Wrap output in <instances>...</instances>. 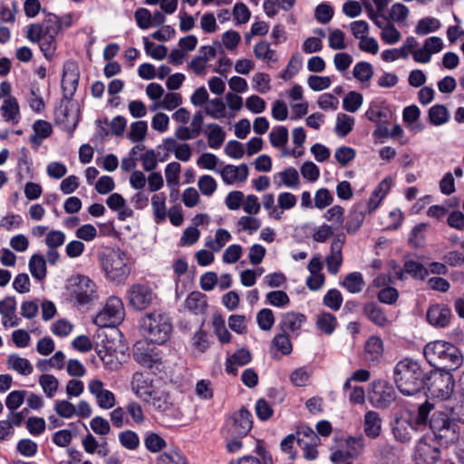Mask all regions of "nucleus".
Here are the masks:
<instances>
[{
	"label": "nucleus",
	"mask_w": 464,
	"mask_h": 464,
	"mask_svg": "<svg viewBox=\"0 0 464 464\" xmlns=\"http://www.w3.org/2000/svg\"><path fill=\"white\" fill-rule=\"evenodd\" d=\"M63 23L55 14H48L42 24H32L27 28L26 37L30 42H38L42 35L55 36L62 29Z\"/></svg>",
	"instance_id": "9d476101"
},
{
	"label": "nucleus",
	"mask_w": 464,
	"mask_h": 464,
	"mask_svg": "<svg viewBox=\"0 0 464 464\" xmlns=\"http://www.w3.org/2000/svg\"><path fill=\"white\" fill-rule=\"evenodd\" d=\"M342 285L351 294L360 293L364 286L362 275L360 272L348 274L344 277Z\"/></svg>",
	"instance_id": "473e14b6"
},
{
	"label": "nucleus",
	"mask_w": 464,
	"mask_h": 464,
	"mask_svg": "<svg viewBox=\"0 0 464 464\" xmlns=\"http://www.w3.org/2000/svg\"><path fill=\"white\" fill-rule=\"evenodd\" d=\"M354 118L345 113H339L336 118L335 133L340 137H345L353 129Z\"/></svg>",
	"instance_id": "c9c22d12"
},
{
	"label": "nucleus",
	"mask_w": 464,
	"mask_h": 464,
	"mask_svg": "<svg viewBox=\"0 0 464 464\" xmlns=\"http://www.w3.org/2000/svg\"><path fill=\"white\" fill-rule=\"evenodd\" d=\"M37 43H39L40 49L43 52L44 57L47 60H50L53 56L56 50L55 36L42 35L41 39Z\"/></svg>",
	"instance_id": "13d9d810"
},
{
	"label": "nucleus",
	"mask_w": 464,
	"mask_h": 464,
	"mask_svg": "<svg viewBox=\"0 0 464 464\" xmlns=\"http://www.w3.org/2000/svg\"><path fill=\"white\" fill-rule=\"evenodd\" d=\"M440 27V22L437 18L425 17L418 22L415 27V33L419 35H424L437 31Z\"/></svg>",
	"instance_id": "ea45409f"
},
{
	"label": "nucleus",
	"mask_w": 464,
	"mask_h": 464,
	"mask_svg": "<svg viewBox=\"0 0 464 464\" xmlns=\"http://www.w3.org/2000/svg\"><path fill=\"white\" fill-rule=\"evenodd\" d=\"M121 444L130 450H135L140 445V439L136 432L127 430L119 434Z\"/></svg>",
	"instance_id": "603ef678"
},
{
	"label": "nucleus",
	"mask_w": 464,
	"mask_h": 464,
	"mask_svg": "<svg viewBox=\"0 0 464 464\" xmlns=\"http://www.w3.org/2000/svg\"><path fill=\"white\" fill-rule=\"evenodd\" d=\"M457 427L447 413L434 411L430 420L431 436H424L417 442L413 455L415 463H436L440 456V449L448 448L458 440Z\"/></svg>",
	"instance_id": "f257e3e1"
},
{
	"label": "nucleus",
	"mask_w": 464,
	"mask_h": 464,
	"mask_svg": "<svg viewBox=\"0 0 464 464\" xmlns=\"http://www.w3.org/2000/svg\"><path fill=\"white\" fill-rule=\"evenodd\" d=\"M363 314L372 324L378 326H384L388 322L382 308L373 302L364 304Z\"/></svg>",
	"instance_id": "c85d7f7f"
},
{
	"label": "nucleus",
	"mask_w": 464,
	"mask_h": 464,
	"mask_svg": "<svg viewBox=\"0 0 464 464\" xmlns=\"http://www.w3.org/2000/svg\"><path fill=\"white\" fill-rule=\"evenodd\" d=\"M383 343L378 336H371L365 343V359L372 363H378L382 358Z\"/></svg>",
	"instance_id": "b1692460"
},
{
	"label": "nucleus",
	"mask_w": 464,
	"mask_h": 464,
	"mask_svg": "<svg viewBox=\"0 0 464 464\" xmlns=\"http://www.w3.org/2000/svg\"><path fill=\"white\" fill-rule=\"evenodd\" d=\"M404 271L415 279L423 280L429 271L422 264L414 260H408L404 263Z\"/></svg>",
	"instance_id": "37998d69"
},
{
	"label": "nucleus",
	"mask_w": 464,
	"mask_h": 464,
	"mask_svg": "<svg viewBox=\"0 0 464 464\" xmlns=\"http://www.w3.org/2000/svg\"><path fill=\"white\" fill-rule=\"evenodd\" d=\"M166 196L164 193L155 194L151 198V205L155 221L157 223L162 222L166 218Z\"/></svg>",
	"instance_id": "e433bc0d"
},
{
	"label": "nucleus",
	"mask_w": 464,
	"mask_h": 464,
	"mask_svg": "<svg viewBox=\"0 0 464 464\" xmlns=\"http://www.w3.org/2000/svg\"><path fill=\"white\" fill-rule=\"evenodd\" d=\"M428 226L424 223L416 225L411 231L409 237V243L414 247H420L423 246L425 241L424 233L427 230Z\"/></svg>",
	"instance_id": "5fc2aeb1"
},
{
	"label": "nucleus",
	"mask_w": 464,
	"mask_h": 464,
	"mask_svg": "<svg viewBox=\"0 0 464 464\" xmlns=\"http://www.w3.org/2000/svg\"><path fill=\"white\" fill-rule=\"evenodd\" d=\"M252 414L245 408L235 412L227 420L230 434L237 438L246 436L252 429Z\"/></svg>",
	"instance_id": "ddd939ff"
},
{
	"label": "nucleus",
	"mask_w": 464,
	"mask_h": 464,
	"mask_svg": "<svg viewBox=\"0 0 464 464\" xmlns=\"http://www.w3.org/2000/svg\"><path fill=\"white\" fill-rule=\"evenodd\" d=\"M348 450H335L332 453L330 459L334 464H350L349 459L356 458L364 447L362 437H349L346 440Z\"/></svg>",
	"instance_id": "4468645a"
},
{
	"label": "nucleus",
	"mask_w": 464,
	"mask_h": 464,
	"mask_svg": "<svg viewBox=\"0 0 464 464\" xmlns=\"http://www.w3.org/2000/svg\"><path fill=\"white\" fill-rule=\"evenodd\" d=\"M343 246V240L335 238L333 240L330 246V254L326 256L325 262L327 270L332 275H336L343 263L342 248Z\"/></svg>",
	"instance_id": "4be33fe9"
},
{
	"label": "nucleus",
	"mask_w": 464,
	"mask_h": 464,
	"mask_svg": "<svg viewBox=\"0 0 464 464\" xmlns=\"http://www.w3.org/2000/svg\"><path fill=\"white\" fill-rule=\"evenodd\" d=\"M131 388L136 396L145 402H150L157 392L152 385V380L141 372L133 374Z\"/></svg>",
	"instance_id": "2eb2a0df"
},
{
	"label": "nucleus",
	"mask_w": 464,
	"mask_h": 464,
	"mask_svg": "<svg viewBox=\"0 0 464 464\" xmlns=\"http://www.w3.org/2000/svg\"><path fill=\"white\" fill-rule=\"evenodd\" d=\"M393 380L403 395L411 396L426 388L429 372H426L417 361L404 358L395 364Z\"/></svg>",
	"instance_id": "f03ea898"
},
{
	"label": "nucleus",
	"mask_w": 464,
	"mask_h": 464,
	"mask_svg": "<svg viewBox=\"0 0 464 464\" xmlns=\"http://www.w3.org/2000/svg\"><path fill=\"white\" fill-rule=\"evenodd\" d=\"M66 290L68 301L79 309L92 304L98 298L96 284L86 276L71 277Z\"/></svg>",
	"instance_id": "423d86ee"
},
{
	"label": "nucleus",
	"mask_w": 464,
	"mask_h": 464,
	"mask_svg": "<svg viewBox=\"0 0 464 464\" xmlns=\"http://www.w3.org/2000/svg\"><path fill=\"white\" fill-rule=\"evenodd\" d=\"M29 270L32 276L41 281L46 276V261L40 254L32 256L29 261Z\"/></svg>",
	"instance_id": "2f4dec72"
},
{
	"label": "nucleus",
	"mask_w": 464,
	"mask_h": 464,
	"mask_svg": "<svg viewBox=\"0 0 464 464\" xmlns=\"http://www.w3.org/2000/svg\"><path fill=\"white\" fill-rule=\"evenodd\" d=\"M342 303L343 296L337 289H330L324 296V304L334 311L339 310Z\"/></svg>",
	"instance_id": "052dcab7"
},
{
	"label": "nucleus",
	"mask_w": 464,
	"mask_h": 464,
	"mask_svg": "<svg viewBox=\"0 0 464 464\" xmlns=\"http://www.w3.org/2000/svg\"><path fill=\"white\" fill-rule=\"evenodd\" d=\"M54 410L60 417L66 419L72 418L76 412V407L65 400L56 401Z\"/></svg>",
	"instance_id": "774afa93"
},
{
	"label": "nucleus",
	"mask_w": 464,
	"mask_h": 464,
	"mask_svg": "<svg viewBox=\"0 0 464 464\" xmlns=\"http://www.w3.org/2000/svg\"><path fill=\"white\" fill-rule=\"evenodd\" d=\"M124 314L123 303L117 296H110L103 309L98 313L93 323L101 327L110 326L120 322Z\"/></svg>",
	"instance_id": "6e6552de"
},
{
	"label": "nucleus",
	"mask_w": 464,
	"mask_h": 464,
	"mask_svg": "<svg viewBox=\"0 0 464 464\" xmlns=\"http://www.w3.org/2000/svg\"><path fill=\"white\" fill-rule=\"evenodd\" d=\"M254 53L256 59L266 62H276V52L270 48V44L266 41H261L254 47Z\"/></svg>",
	"instance_id": "a19ab883"
},
{
	"label": "nucleus",
	"mask_w": 464,
	"mask_h": 464,
	"mask_svg": "<svg viewBox=\"0 0 464 464\" xmlns=\"http://www.w3.org/2000/svg\"><path fill=\"white\" fill-rule=\"evenodd\" d=\"M266 302L276 307H285L290 304L287 294L281 290L271 291L266 294Z\"/></svg>",
	"instance_id": "864d4df0"
},
{
	"label": "nucleus",
	"mask_w": 464,
	"mask_h": 464,
	"mask_svg": "<svg viewBox=\"0 0 464 464\" xmlns=\"http://www.w3.org/2000/svg\"><path fill=\"white\" fill-rule=\"evenodd\" d=\"M392 185V180L390 178H385L382 180L378 186L372 191L370 198L367 201H359L358 203H362L364 207H366V211L370 214L375 211L380 206L382 199L385 198L387 193L389 192Z\"/></svg>",
	"instance_id": "6ab92c4d"
},
{
	"label": "nucleus",
	"mask_w": 464,
	"mask_h": 464,
	"mask_svg": "<svg viewBox=\"0 0 464 464\" xmlns=\"http://www.w3.org/2000/svg\"><path fill=\"white\" fill-rule=\"evenodd\" d=\"M334 14V8L330 5L322 3L316 6L314 11V17L317 22L321 24H326L333 18Z\"/></svg>",
	"instance_id": "e2e57ef3"
},
{
	"label": "nucleus",
	"mask_w": 464,
	"mask_h": 464,
	"mask_svg": "<svg viewBox=\"0 0 464 464\" xmlns=\"http://www.w3.org/2000/svg\"><path fill=\"white\" fill-rule=\"evenodd\" d=\"M256 322L263 331H269L275 324V315L271 309L263 308L256 314Z\"/></svg>",
	"instance_id": "49530a36"
},
{
	"label": "nucleus",
	"mask_w": 464,
	"mask_h": 464,
	"mask_svg": "<svg viewBox=\"0 0 464 464\" xmlns=\"http://www.w3.org/2000/svg\"><path fill=\"white\" fill-rule=\"evenodd\" d=\"M153 407L159 411L165 412L171 409L172 403L169 401V398L163 392H157L150 401Z\"/></svg>",
	"instance_id": "0e129e2a"
},
{
	"label": "nucleus",
	"mask_w": 464,
	"mask_h": 464,
	"mask_svg": "<svg viewBox=\"0 0 464 464\" xmlns=\"http://www.w3.org/2000/svg\"><path fill=\"white\" fill-rule=\"evenodd\" d=\"M306 322V316L297 312H287L281 315L278 328L283 333L298 335L302 325Z\"/></svg>",
	"instance_id": "a211bd4d"
},
{
	"label": "nucleus",
	"mask_w": 464,
	"mask_h": 464,
	"mask_svg": "<svg viewBox=\"0 0 464 464\" xmlns=\"http://www.w3.org/2000/svg\"><path fill=\"white\" fill-rule=\"evenodd\" d=\"M362 95L357 92L352 91L343 100V110L349 112H355L362 104Z\"/></svg>",
	"instance_id": "79ce46f5"
},
{
	"label": "nucleus",
	"mask_w": 464,
	"mask_h": 464,
	"mask_svg": "<svg viewBox=\"0 0 464 464\" xmlns=\"http://www.w3.org/2000/svg\"><path fill=\"white\" fill-rule=\"evenodd\" d=\"M451 371H429L427 389L430 395L441 401L450 399L455 389V380Z\"/></svg>",
	"instance_id": "0eeeda50"
},
{
	"label": "nucleus",
	"mask_w": 464,
	"mask_h": 464,
	"mask_svg": "<svg viewBox=\"0 0 464 464\" xmlns=\"http://www.w3.org/2000/svg\"><path fill=\"white\" fill-rule=\"evenodd\" d=\"M207 127L208 130L206 131V135L208 146L211 149L220 148L226 139V132L217 123H209Z\"/></svg>",
	"instance_id": "7c9ffc66"
},
{
	"label": "nucleus",
	"mask_w": 464,
	"mask_h": 464,
	"mask_svg": "<svg viewBox=\"0 0 464 464\" xmlns=\"http://www.w3.org/2000/svg\"><path fill=\"white\" fill-rule=\"evenodd\" d=\"M220 175L223 181L227 185H232L235 182H245L248 177V167L245 163L239 166L227 164L220 170Z\"/></svg>",
	"instance_id": "aec40b11"
},
{
	"label": "nucleus",
	"mask_w": 464,
	"mask_h": 464,
	"mask_svg": "<svg viewBox=\"0 0 464 464\" xmlns=\"http://www.w3.org/2000/svg\"><path fill=\"white\" fill-rule=\"evenodd\" d=\"M146 449L150 452H160L166 447V441L157 433L151 432L144 440Z\"/></svg>",
	"instance_id": "bf43d9fd"
},
{
	"label": "nucleus",
	"mask_w": 464,
	"mask_h": 464,
	"mask_svg": "<svg viewBox=\"0 0 464 464\" xmlns=\"http://www.w3.org/2000/svg\"><path fill=\"white\" fill-rule=\"evenodd\" d=\"M269 140L273 147L279 148L288 141V130L285 126L274 128L269 134Z\"/></svg>",
	"instance_id": "c03bdc74"
},
{
	"label": "nucleus",
	"mask_w": 464,
	"mask_h": 464,
	"mask_svg": "<svg viewBox=\"0 0 464 464\" xmlns=\"http://www.w3.org/2000/svg\"><path fill=\"white\" fill-rule=\"evenodd\" d=\"M26 391L16 390L11 392L5 398V406L10 411H16L24 401Z\"/></svg>",
	"instance_id": "de8ad7c7"
},
{
	"label": "nucleus",
	"mask_w": 464,
	"mask_h": 464,
	"mask_svg": "<svg viewBox=\"0 0 464 464\" xmlns=\"http://www.w3.org/2000/svg\"><path fill=\"white\" fill-rule=\"evenodd\" d=\"M396 392L392 384L379 380L373 385L370 401L376 408L386 409L396 400Z\"/></svg>",
	"instance_id": "f8f14e48"
},
{
	"label": "nucleus",
	"mask_w": 464,
	"mask_h": 464,
	"mask_svg": "<svg viewBox=\"0 0 464 464\" xmlns=\"http://www.w3.org/2000/svg\"><path fill=\"white\" fill-rule=\"evenodd\" d=\"M144 48L146 53L155 60H163L167 56L168 48L165 45H154L149 39L143 37Z\"/></svg>",
	"instance_id": "09e8293b"
},
{
	"label": "nucleus",
	"mask_w": 464,
	"mask_h": 464,
	"mask_svg": "<svg viewBox=\"0 0 464 464\" xmlns=\"http://www.w3.org/2000/svg\"><path fill=\"white\" fill-rule=\"evenodd\" d=\"M148 130L146 121H139L131 123L128 138L132 142H139L144 140Z\"/></svg>",
	"instance_id": "8fccbe9b"
},
{
	"label": "nucleus",
	"mask_w": 464,
	"mask_h": 464,
	"mask_svg": "<svg viewBox=\"0 0 464 464\" xmlns=\"http://www.w3.org/2000/svg\"><path fill=\"white\" fill-rule=\"evenodd\" d=\"M336 317L330 313H322L317 316L316 326L322 333L330 335L337 326Z\"/></svg>",
	"instance_id": "72a5a7b5"
},
{
	"label": "nucleus",
	"mask_w": 464,
	"mask_h": 464,
	"mask_svg": "<svg viewBox=\"0 0 464 464\" xmlns=\"http://www.w3.org/2000/svg\"><path fill=\"white\" fill-rule=\"evenodd\" d=\"M8 368L19 372L22 375H30L33 371V365L29 360L20 357L16 353H12L7 358Z\"/></svg>",
	"instance_id": "c756f323"
},
{
	"label": "nucleus",
	"mask_w": 464,
	"mask_h": 464,
	"mask_svg": "<svg viewBox=\"0 0 464 464\" xmlns=\"http://www.w3.org/2000/svg\"><path fill=\"white\" fill-rule=\"evenodd\" d=\"M184 304L194 314H204L208 307L206 295L198 291L190 293L186 298Z\"/></svg>",
	"instance_id": "393cba45"
},
{
	"label": "nucleus",
	"mask_w": 464,
	"mask_h": 464,
	"mask_svg": "<svg viewBox=\"0 0 464 464\" xmlns=\"http://www.w3.org/2000/svg\"><path fill=\"white\" fill-rule=\"evenodd\" d=\"M39 384L47 398H53L59 387L58 379L52 374H42L39 377Z\"/></svg>",
	"instance_id": "4c0bfd02"
},
{
	"label": "nucleus",
	"mask_w": 464,
	"mask_h": 464,
	"mask_svg": "<svg viewBox=\"0 0 464 464\" xmlns=\"http://www.w3.org/2000/svg\"><path fill=\"white\" fill-rule=\"evenodd\" d=\"M133 357L140 365L159 371L162 365V360L157 349L150 347L149 343H138L134 346Z\"/></svg>",
	"instance_id": "9b49d317"
},
{
	"label": "nucleus",
	"mask_w": 464,
	"mask_h": 464,
	"mask_svg": "<svg viewBox=\"0 0 464 464\" xmlns=\"http://www.w3.org/2000/svg\"><path fill=\"white\" fill-rule=\"evenodd\" d=\"M156 299L157 295L147 285L135 284L127 290L128 304L136 311L145 310Z\"/></svg>",
	"instance_id": "1a4fd4ad"
},
{
	"label": "nucleus",
	"mask_w": 464,
	"mask_h": 464,
	"mask_svg": "<svg viewBox=\"0 0 464 464\" xmlns=\"http://www.w3.org/2000/svg\"><path fill=\"white\" fill-rule=\"evenodd\" d=\"M99 260L106 278L111 282L121 284L130 275L127 256L120 248H106L100 254Z\"/></svg>",
	"instance_id": "39448f33"
},
{
	"label": "nucleus",
	"mask_w": 464,
	"mask_h": 464,
	"mask_svg": "<svg viewBox=\"0 0 464 464\" xmlns=\"http://www.w3.org/2000/svg\"><path fill=\"white\" fill-rule=\"evenodd\" d=\"M291 336L292 335L289 334L281 332L280 334L275 335L271 342V345L276 347L284 355H288L292 353L293 350L292 343L290 341Z\"/></svg>",
	"instance_id": "58836bf2"
},
{
	"label": "nucleus",
	"mask_w": 464,
	"mask_h": 464,
	"mask_svg": "<svg viewBox=\"0 0 464 464\" xmlns=\"http://www.w3.org/2000/svg\"><path fill=\"white\" fill-rule=\"evenodd\" d=\"M366 214V207L362 203L356 202L350 210L345 229L349 234L356 233L363 223Z\"/></svg>",
	"instance_id": "412c9836"
},
{
	"label": "nucleus",
	"mask_w": 464,
	"mask_h": 464,
	"mask_svg": "<svg viewBox=\"0 0 464 464\" xmlns=\"http://www.w3.org/2000/svg\"><path fill=\"white\" fill-rule=\"evenodd\" d=\"M79 82V74L74 71H64L62 77L63 99L71 101L75 94Z\"/></svg>",
	"instance_id": "a878e982"
},
{
	"label": "nucleus",
	"mask_w": 464,
	"mask_h": 464,
	"mask_svg": "<svg viewBox=\"0 0 464 464\" xmlns=\"http://www.w3.org/2000/svg\"><path fill=\"white\" fill-rule=\"evenodd\" d=\"M157 464H188L187 459L178 451L162 453L157 459Z\"/></svg>",
	"instance_id": "680f3d73"
},
{
	"label": "nucleus",
	"mask_w": 464,
	"mask_h": 464,
	"mask_svg": "<svg viewBox=\"0 0 464 464\" xmlns=\"http://www.w3.org/2000/svg\"><path fill=\"white\" fill-rule=\"evenodd\" d=\"M423 354L434 368L444 371L458 369L463 362L459 349L451 343L437 340L427 343Z\"/></svg>",
	"instance_id": "7ed1b4c3"
},
{
	"label": "nucleus",
	"mask_w": 464,
	"mask_h": 464,
	"mask_svg": "<svg viewBox=\"0 0 464 464\" xmlns=\"http://www.w3.org/2000/svg\"><path fill=\"white\" fill-rule=\"evenodd\" d=\"M450 114L444 105L436 104L429 110V121L434 126H440L448 122Z\"/></svg>",
	"instance_id": "f704fd0d"
},
{
	"label": "nucleus",
	"mask_w": 464,
	"mask_h": 464,
	"mask_svg": "<svg viewBox=\"0 0 464 464\" xmlns=\"http://www.w3.org/2000/svg\"><path fill=\"white\" fill-rule=\"evenodd\" d=\"M27 102L30 108L37 113H41L45 109V103L39 88H31Z\"/></svg>",
	"instance_id": "4d7b16f0"
},
{
	"label": "nucleus",
	"mask_w": 464,
	"mask_h": 464,
	"mask_svg": "<svg viewBox=\"0 0 464 464\" xmlns=\"http://www.w3.org/2000/svg\"><path fill=\"white\" fill-rule=\"evenodd\" d=\"M16 300L14 296H7L0 301V314L4 319L12 320L15 317Z\"/></svg>",
	"instance_id": "6e6d98bb"
},
{
	"label": "nucleus",
	"mask_w": 464,
	"mask_h": 464,
	"mask_svg": "<svg viewBox=\"0 0 464 464\" xmlns=\"http://www.w3.org/2000/svg\"><path fill=\"white\" fill-rule=\"evenodd\" d=\"M353 74L362 82H368L373 75L372 66L368 62H359L353 67Z\"/></svg>",
	"instance_id": "a18cd8bd"
},
{
	"label": "nucleus",
	"mask_w": 464,
	"mask_h": 464,
	"mask_svg": "<svg viewBox=\"0 0 464 464\" xmlns=\"http://www.w3.org/2000/svg\"><path fill=\"white\" fill-rule=\"evenodd\" d=\"M302 67V56L299 53L294 54L288 62L286 69L282 72L280 77L288 81L295 76Z\"/></svg>",
	"instance_id": "3c124183"
},
{
	"label": "nucleus",
	"mask_w": 464,
	"mask_h": 464,
	"mask_svg": "<svg viewBox=\"0 0 464 464\" xmlns=\"http://www.w3.org/2000/svg\"><path fill=\"white\" fill-rule=\"evenodd\" d=\"M382 418L377 411H369L364 415L363 429L370 439H376L382 432Z\"/></svg>",
	"instance_id": "5701e85b"
},
{
	"label": "nucleus",
	"mask_w": 464,
	"mask_h": 464,
	"mask_svg": "<svg viewBox=\"0 0 464 464\" xmlns=\"http://www.w3.org/2000/svg\"><path fill=\"white\" fill-rule=\"evenodd\" d=\"M427 321L434 327L446 328L450 325L451 310L444 304H433L428 308Z\"/></svg>",
	"instance_id": "dca6fc26"
},
{
	"label": "nucleus",
	"mask_w": 464,
	"mask_h": 464,
	"mask_svg": "<svg viewBox=\"0 0 464 464\" xmlns=\"http://www.w3.org/2000/svg\"><path fill=\"white\" fill-rule=\"evenodd\" d=\"M2 115L6 121L17 124L20 121V108L15 97L10 96L3 102Z\"/></svg>",
	"instance_id": "bb28decb"
},
{
	"label": "nucleus",
	"mask_w": 464,
	"mask_h": 464,
	"mask_svg": "<svg viewBox=\"0 0 464 464\" xmlns=\"http://www.w3.org/2000/svg\"><path fill=\"white\" fill-rule=\"evenodd\" d=\"M198 188L205 196H211L217 189L215 179L209 175H203L198 179Z\"/></svg>",
	"instance_id": "338daca9"
},
{
	"label": "nucleus",
	"mask_w": 464,
	"mask_h": 464,
	"mask_svg": "<svg viewBox=\"0 0 464 464\" xmlns=\"http://www.w3.org/2000/svg\"><path fill=\"white\" fill-rule=\"evenodd\" d=\"M140 330L150 343L163 344L169 339L172 333L171 319L160 311L148 313L140 321Z\"/></svg>",
	"instance_id": "20e7f679"
},
{
	"label": "nucleus",
	"mask_w": 464,
	"mask_h": 464,
	"mask_svg": "<svg viewBox=\"0 0 464 464\" xmlns=\"http://www.w3.org/2000/svg\"><path fill=\"white\" fill-rule=\"evenodd\" d=\"M331 82L332 81L329 76L310 75L307 79L308 86L315 92L329 88Z\"/></svg>",
	"instance_id": "69168bd1"
},
{
	"label": "nucleus",
	"mask_w": 464,
	"mask_h": 464,
	"mask_svg": "<svg viewBox=\"0 0 464 464\" xmlns=\"http://www.w3.org/2000/svg\"><path fill=\"white\" fill-rule=\"evenodd\" d=\"M391 115V111L378 102H372L365 112V117L374 123L387 122Z\"/></svg>",
	"instance_id": "cd10ccee"
},
{
	"label": "nucleus",
	"mask_w": 464,
	"mask_h": 464,
	"mask_svg": "<svg viewBox=\"0 0 464 464\" xmlns=\"http://www.w3.org/2000/svg\"><path fill=\"white\" fill-rule=\"evenodd\" d=\"M90 392L96 398L97 404L102 409H111L116 403L115 395L109 390L103 389L102 381L92 380L88 384Z\"/></svg>",
	"instance_id": "f3484780"
}]
</instances>
